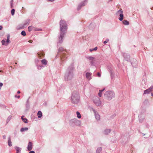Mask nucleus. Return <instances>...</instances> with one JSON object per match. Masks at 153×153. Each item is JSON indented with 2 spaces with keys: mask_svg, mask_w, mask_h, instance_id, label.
Wrapping results in <instances>:
<instances>
[{
  "mask_svg": "<svg viewBox=\"0 0 153 153\" xmlns=\"http://www.w3.org/2000/svg\"><path fill=\"white\" fill-rule=\"evenodd\" d=\"M111 0V1H112L113 0Z\"/></svg>",
  "mask_w": 153,
  "mask_h": 153,
  "instance_id": "nucleus-59",
  "label": "nucleus"
},
{
  "mask_svg": "<svg viewBox=\"0 0 153 153\" xmlns=\"http://www.w3.org/2000/svg\"><path fill=\"white\" fill-rule=\"evenodd\" d=\"M10 36L9 34H8L7 36V39H9Z\"/></svg>",
  "mask_w": 153,
  "mask_h": 153,
  "instance_id": "nucleus-45",
  "label": "nucleus"
},
{
  "mask_svg": "<svg viewBox=\"0 0 153 153\" xmlns=\"http://www.w3.org/2000/svg\"><path fill=\"white\" fill-rule=\"evenodd\" d=\"M3 139H5L6 138V136L5 135H3Z\"/></svg>",
  "mask_w": 153,
  "mask_h": 153,
  "instance_id": "nucleus-50",
  "label": "nucleus"
},
{
  "mask_svg": "<svg viewBox=\"0 0 153 153\" xmlns=\"http://www.w3.org/2000/svg\"><path fill=\"white\" fill-rule=\"evenodd\" d=\"M97 76L99 77H100L101 76V74L99 72H98L97 73Z\"/></svg>",
  "mask_w": 153,
  "mask_h": 153,
  "instance_id": "nucleus-41",
  "label": "nucleus"
},
{
  "mask_svg": "<svg viewBox=\"0 0 153 153\" xmlns=\"http://www.w3.org/2000/svg\"><path fill=\"white\" fill-rule=\"evenodd\" d=\"M153 7L152 8H151V9H152V10H153Z\"/></svg>",
  "mask_w": 153,
  "mask_h": 153,
  "instance_id": "nucleus-56",
  "label": "nucleus"
},
{
  "mask_svg": "<svg viewBox=\"0 0 153 153\" xmlns=\"http://www.w3.org/2000/svg\"><path fill=\"white\" fill-rule=\"evenodd\" d=\"M123 23L125 25H128L129 24V22L126 20L123 21Z\"/></svg>",
  "mask_w": 153,
  "mask_h": 153,
  "instance_id": "nucleus-24",
  "label": "nucleus"
},
{
  "mask_svg": "<svg viewBox=\"0 0 153 153\" xmlns=\"http://www.w3.org/2000/svg\"><path fill=\"white\" fill-rule=\"evenodd\" d=\"M151 95L153 97V93H152Z\"/></svg>",
  "mask_w": 153,
  "mask_h": 153,
  "instance_id": "nucleus-54",
  "label": "nucleus"
},
{
  "mask_svg": "<svg viewBox=\"0 0 153 153\" xmlns=\"http://www.w3.org/2000/svg\"><path fill=\"white\" fill-rule=\"evenodd\" d=\"M97 49V47H95L93 49V51H96Z\"/></svg>",
  "mask_w": 153,
  "mask_h": 153,
  "instance_id": "nucleus-44",
  "label": "nucleus"
},
{
  "mask_svg": "<svg viewBox=\"0 0 153 153\" xmlns=\"http://www.w3.org/2000/svg\"><path fill=\"white\" fill-rule=\"evenodd\" d=\"M21 34L23 36H25L26 35L25 32V31H22L21 32Z\"/></svg>",
  "mask_w": 153,
  "mask_h": 153,
  "instance_id": "nucleus-34",
  "label": "nucleus"
},
{
  "mask_svg": "<svg viewBox=\"0 0 153 153\" xmlns=\"http://www.w3.org/2000/svg\"><path fill=\"white\" fill-rule=\"evenodd\" d=\"M94 102L97 106H100L101 104V102L100 98L97 97H95V98L94 100Z\"/></svg>",
  "mask_w": 153,
  "mask_h": 153,
  "instance_id": "nucleus-7",
  "label": "nucleus"
},
{
  "mask_svg": "<svg viewBox=\"0 0 153 153\" xmlns=\"http://www.w3.org/2000/svg\"><path fill=\"white\" fill-rule=\"evenodd\" d=\"M26 106L27 108H28L29 106L28 99L27 100Z\"/></svg>",
  "mask_w": 153,
  "mask_h": 153,
  "instance_id": "nucleus-36",
  "label": "nucleus"
},
{
  "mask_svg": "<svg viewBox=\"0 0 153 153\" xmlns=\"http://www.w3.org/2000/svg\"><path fill=\"white\" fill-rule=\"evenodd\" d=\"M150 91L149 90V89H148L145 90H144V91L143 94H148L150 93Z\"/></svg>",
  "mask_w": 153,
  "mask_h": 153,
  "instance_id": "nucleus-28",
  "label": "nucleus"
},
{
  "mask_svg": "<svg viewBox=\"0 0 153 153\" xmlns=\"http://www.w3.org/2000/svg\"><path fill=\"white\" fill-rule=\"evenodd\" d=\"M30 19H27L26 20L24 23L23 25L21 27H20L19 28V29H22L24 28L25 27H27V25H29V24L30 22Z\"/></svg>",
  "mask_w": 153,
  "mask_h": 153,
  "instance_id": "nucleus-8",
  "label": "nucleus"
},
{
  "mask_svg": "<svg viewBox=\"0 0 153 153\" xmlns=\"http://www.w3.org/2000/svg\"><path fill=\"white\" fill-rule=\"evenodd\" d=\"M109 41V39H107V40L106 41H105L103 42V43L105 44H106Z\"/></svg>",
  "mask_w": 153,
  "mask_h": 153,
  "instance_id": "nucleus-40",
  "label": "nucleus"
},
{
  "mask_svg": "<svg viewBox=\"0 0 153 153\" xmlns=\"http://www.w3.org/2000/svg\"><path fill=\"white\" fill-rule=\"evenodd\" d=\"M29 42H30V43H31L32 42H33V41L32 40H29Z\"/></svg>",
  "mask_w": 153,
  "mask_h": 153,
  "instance_id": "nucleus-49",
  "label": "nucleus"
},
{
  "mask_svg": "<svg viewBox=\"0 0 153 153\" xmlns=\"http://www.w3.org/2000/svg\"><path fill=\"white\" fill-rule=\"evenodd\" d=\"M80 98L78 92L76 91H74L71 94V101L74 104H77L79 101Z\"/></svg>",
  "mask_w": 153,
  "mask_h": 153,
  "instance_id": "nucleus-3",
  "label": "nucleus"
},
{
  "mask_svg": "<svg viewBox=\"0 0 153 153\" xmlns=\"http://www.w3.org/2000/svg\"><path fill=\"white\" fill-rule=\"evenodd\" d=\"M2 29V26H0V30H1Z\"/></svg>",
  "mask_w": 153,
  "mask_h": 153,
  "instance_id": "nucleus-51",
  "label": "nucleus"
},
{
  "mask_svg": "<svg viewBox=\"0 0 153 153\" xmlns=\"http://www.w3.org/2000/svg\"><path fill=\"white\" fill-rule=\"evenodd\" d=\"M33 148V144L31 142H29L27 146V149L29 151H30Z\"/></svg>",
  "mask_w": 153,
  "mask_h": 153,
  "instance_id": "nucleus-13",
  "label": "nucleus"
},
{
  "mask_svg": "<svg viewBox=\"0 0 153 153\" xmlns=\"http://www.w3.org/2000/svg\"><path fill=\"white\" fill-rule=\"evenodd\" d=\"M105 98L108 100H111L114 97L115 94L113 91H106L104 95Z\"/></svg>",
  "mask_w": 153,
  "mask_h": 153,
  "instance_id": "nucleus-5",
  "label": "nucleus"
},
{
  "mask_svg": "<svg viewBox=\"0 0 153 153\" xmlns=\"http://www.w3.org/2000/svg\"><path fill=\"white\" fill-rule=\"evenodd\" d=\"M37 115L38 118H40L42 116V114L41 111H39L37 112Z\"/></svg>",
  "mask_w": 153,
  "mask_h": 153,
  "instance_id": "nucleus-23",
  "label": "nucleus"
},
{
  "mask_svg": "<svg viewBox=\"0 0 153 153\" xmlns=\"http://www.w3.org/2000/svg\"><path fill=\"white\" fill-rule=\"evenodd\" d=\"M15 97H17L18 98H19L20 97V96L19 95L18 96H17L16 95L15 96Z\"/></svg>",
  "mask_w": 153,
  "mask_h": 153,
  "instance_id": "nucleus-48",
  "label": "nucleus"
},
{
  "mask_svg": "<svg viewBox=\"0 0 153 153\" xmlns=\"http://www.w3.org/2000/svg\"><path fill=\"white\" fill-rule=\"evenodd\" d=\"M28 130V128H22L21 129L20 131L21 132H23L25 131H27Z\"/></svg>",
  "mask_w": 153,
  "mask_h": 153,
  "instance_id": "nucleus-25",
  "label": "nucleus"
},
{
  "mask_svg": "<svg viewBox=\"0 0 153 153\" xmlns=\"http://www.w3.org/2000/svg\"><path fill=\"white\" fill-rule=\"evenodd\" d=\"M91 109L93 111L94 113L96 119L98 120H100V115L97 112L95 111V110L93 108H91Z\"/></svg>",
  "mask_w": 153,
  "mask_h": 153,
  "instance_id": "nucleus-11",
  "label": "nucleus"
},
{
  "mask_svg": "<svg viewBox=\"0 0 153 153\" xmlns=\"http://www.w3.org/2000/svg\"><path fill=\"white\" fill-rule=\"evenodd\" d=\"M13 2V0H12L11 1V2H10V5H11V8L13 7V4H12Z\"/></svg>",
  "mask_w": 153,
  "mask_h": 153,
  "instance_id": "nucleus-42",
  "label": "nucleus"
},
{
  "mask_svg": "<svg viewBox=\"0 0 153 153\" xmlns=\"http://www.w3.org/2000/svg\"><path fill=\"white\" fill-rule=\"evenodd\" d=\"M143 136H145V134H143Z\"/></svg>",
  "mask_w": 153,
  "mask_h": 153,
  "instance_id": "nucleus-55",
  "label": "nucleus"
},
{
  "mask_svg": "<svg viewBox=\"0 0 153 153\" xmlns=\"http://www.w3.org/2000/svg\"><path fill=\"white\" fill-rule=\"evenodd\" d=\"M15 149L16 151V153H20L21 150V148L17 146L15 147Z\"/></svg>",
  "mask_w": 153,
  "mask_h": 153,
  "instance_id": "nucleus-19",
  "label": "nucleus"
},
{
  "mask_svg": "<svg viewBox=\"0 0 153 153\" xmlns=\"http://www.w3.org/2000/svg\"><path fill=\"white\" fill-rule=\"evenodd\" d=\"M105 90V88H104L102 90H99V92L98 94V95L100 97L102 96V91H104Z\"/></svg>",
  "mask_w": 153,
  "mask_h": 153,
  "instance_id": "nucleus-22",
  "label": "nucleus"
},
{
  "mask_svg": "<svg viewBox=\"0 0 153 153\" xmlns=\"http://www.w3.org/2000/svg\"><path fill=\"white\" fill-rule=\"evenodd\" d=\"M66 52H67L66 50L62 47H60L58 49L57 55L60 57L61 60L62 61H64V58L67 57Z\"/></svg>",
  "mask_w": 153,
  "mask_h": 153,
  "instance_id": "nucleus-4",
  "label": "nucleus"
},
{
  "mask_svg": "<svg viewBox=\"0 0 153 153\" xmlns=\"http://www.w3.org/2000/svg\"><path fill=\"white\" fill-rule=\"evenodd\" d=\"M37 31H42V29H41V28H38V29H37Z\"/></svg>",
  "mask_w": 153,
  "mask_h": 153,
  "instance_id": "nucleus-47",
  "label": "nucleus"
},
{
  "mask_svg": "<svg viewBox=\"0 0 153 153\" xmlns=\"http://www.w3.org/2000/svg\"><path fill=\"white\" fill-rule=\"evenodd\" d=\"M15 10L14 9H13L11 10V14L12 16L14 15V13H15Z\"/></svg>",
  "mask_w": 153,
  "mask_h": 153,
  "instance_id": "nucleus-33",
  "label": "nucleus"
},
{
  "mask_svg": "<svg viewBox=\"0 0 153 153\" xmlns=\"http://www.w3.org/2000/svg\"><path fill=\"white\" fill-rule=\"evenodd\" d=\"M5 40H6L5 41L4 40H3L1 41V43L2 45H6L5 44V43L7 42L8 43L10 42V40L9 39H5Z\"/></svg>",
  "mask_w": 153,
  "mask_h": 153,
  "instance_id": "nucleus-15",
  "label": "nucleus"
},
{
  "mask_svg": "<svg viewBox=\"0 0 153 153\" xmlns=\"http://www.w3.org/2000/svg\"><path fill=\"white\" fill-rule=\"evenodd\" d=\"M87 59H88L89 60H91L92 61L94 59V58L93 57H91V56H88V57L87 58Z\"/></svg>",
  "mask_w": 153,
  "mask_h": 153,
  "instance_id": "nucleus-31",
  "label": "nucleus"
},
{
  "mask_svg": "<svg viewBox=\"0 0 153 153\" xmlns=\"http://www.w3.org/2000/svg\"><path fill=\"white\" fill-rule=\"evenodd\" d=\"M60 36L59 38V42L62 43L63 41V38L66 33L67 29V24L65 21L61 20L59 22Z\"/></svg>",
  "mask_w": 153,
  "mask_h": 153,
  "instance_id": "nucleus-1",
  "label": "nucleus"
},
{
  "mask_svg": "<svg viewBox=\"0 0 153 153\" xmlns=\"http://www.w3.org/2000/svg\"><path fill=\"white\" fill-rule=\"evenodd\" d=\"M8 145L10 147L12 146V142L11 140V138L10 136L8 137Z\"/></svg>",
  "mask_w": 153,
  "mask_h": 153,
  "instance_id": "nucleus-18",
  "label": "nucleus"
},
{
  "mask_svg": "<svg viewBox=\"0 0 153 153\" xmlns=\"http://www.w3.org/2000/svg\"><path fill=\"white\" fill-rule=\"evenodd\" d=\"M24 116H22L21 117V119H22V120L25 123H27V118H24Z\"/></svg>",
  "mask_w": 153,
  "mask_h": 153,
  "instance_id": "nucleus-21",
  "label": "nucleus"
},
{
  "mask_svg": "<svg viewBox=\"0 0 153 153\" xmlns=\"http://www.w3.org/2000/svg\"><path fill=\"white\" fill-rule=\"evenodd\" d=\"M122 53L125 59L127 61H129L130 58V56L127 53Z\"/></svg>",
  "mask_w": 153,
  "mask_h": 153,
  "instance_id": "nucleus-10",
  "label": "nucleus"
},
{
  "mask_svg": "<svg viewBox=\"0 0 153 153\" xmlns=\"http://www.w3.org/2000/svg\"><path fill=\"white\" fill-rule=\"evenodd\" d=\"M74 69V67L73 64H71L67 68L65 73L64 79L65 81L71 80L74 77L73 71Z\"/></svg>",
  "mask_w": 153,
  "mask_h": 153,
  "instance_id": "nucleus-2",
  "label": "nucleus"
},
{
  "mask_svg": "<svg viewBox=\"0 0 153 153\" xmlns=\"http://www.w3.org/2000/svg\"><path fill=\"white\" fill-rule=\"evenodd\" d=\"M102 150L101 147L98 148L96 150V153H100Z\"/></svg>",
  "mask_w": 153,
  "mask_h": 153,
  "instance_id": "nucleus-26",
  "label": "nucleus"
},
{
  "mask_svg": "<svg viewBox=\"0 0 153 153\" xmlns=\"http://www.w3.org/2000/svg\"><path fill=\"white\" fill-rule=\"evenodd\" d=\"M43 67V66L42 65H39L38 67V69L39 70L41 68H42Z\"/></svg>",
  "mask_w": 153,
  "mask_h": 153,
  "instance_id": "nucleus-38",
  "label": "nucleus"
},
{
  "mask_svg": "<svg viewBox=\"0 0 153 153\" xmlns=\"http://www.w3.org/2000/svg\"><path fill=\"white\" fill-rule=\"evenodd\" d=\"M92 74V73H90L89 72H87L86 74V78L90 80L91 79V75Z\"/></svg>",
  "mask_w": 153,
  "mask_h": 153,
  "instance_id": "nucleus-14",
  "label": "nucleus"
},
{
  "mask_svg": "<svg viewBox=\"0 0 153 153\" xmlns=\"http://www.w3.org/2000/svg\"><path fill=\"white\" fill-rule=\"evenodd\" d=\"M109 71L110 74L111 79H113V78L114 77V74L112 72V71L111 70H110V69H109Z\"/></svg>",
  "mask_w": 153,
  "mask_h": 153,
  "instance_id": "nucleus-17",
  "label": "nucleus"
},
{
  "mask_svg": "<svg viewBox=\"0 0 153 153\" xmlns=\"http://www.w3.org/2000/svg\"><path fill=\"white\" fill-rule=\"evenodd\" d=\"M111 131V130L110 129H106L104 131V133L105 135L108 134Z\"/></svg>",
  "mask_w": 153,
  "mask_h": 153,
  "instance_id": "nucleus-20",
  "label": "nucleus"
},
{
  "mask_svg": "<svg viewBox=\"0 0 153 153\" xmlns=\"http://www.w3.org/2000/svg\"><path fill=\"white\" fill-rule=\"evenodd\" d=\"M88 0H84L83 2H81V3L79 4L78 5V7H77V10H79L80 9L81 7L85 5V2H87Z\"/></svg>",
  "mask_w": 153,
  "mask_h": 153,
  "instance_id": "nucleus-12",
  "label": "nucleus"
},
{
  "mask_svg": "<svg viewBox=\"0 0 153 153\" xmlns=\"http://www.w3.org/2000/svg\"><path fill=\"white\" fill-rule=\"evenodd\" d=\"M38 55L39 57H41L43 56H44L45 54L43 53L42 52L40 53H38Z\"/></svg>",
  "mask_w": 153,
  "mask_h": 153,
  "instance_id": "nucleus-30",
  "label": "nucleus"
},
{
  "mask_svg": "<svg viewBox=\"0 0 153 153\" xmlns=\"http://www.w3.org/2000/svg\"><path fill=\"white\" fill-rule=\"evenodd\" d=\"M123 11L121 10H118L117 13L118 15L119 14L120 17L119 18V19L120 21H122L123 18Z\"/></svg>",
  "mask_w": 153,
  "mask_h": 153,
  "instance_id": "nucleus-9",
  "label": "nucleus"
},
{
  "mask_svg": "<svg viewBox=\"0 0 153 153\" xmlns=\"http://www.w3.org/2000/svg\"><path fill=\"white\" fill-rule=\"evenodd\" d=\"M76 114L77 115V117L78 118H81V115L79 111H77Z\"/></svg>",
  "mask_w": 153,
  "mask_h": 153,
  "instance_id": "nucleus-29",
  "label": "nucleus"
},
{
  "mask_svg": "<svg viewBox=\"0 0 153 153\" xmlns=\"http://www.w3.org/2000/svg\"><path fill=\"white\" fill-rule=\"evenodd\" d=\"M3 85V84L2 83H1V82L0 83V89H1V87Z\"/></svg>",
  "mask_w": 153,
  "mask_h": 153,
  "instance_id": "nucleus-43",
  "label": "nucleus"
},
{
  "mask_svg": "<svg viewBox=\"0 0 153 153\" xmlns=\"http://www.w3.org/2000/svg\"><path fill=\"white\" fill-rule=\"evenodd\" d=\"M15 64H17V63H16V62H15Z\"/></svg>",
  "mask_w": 153,
  "mask_h": 153,
  "instance_id": "nucleus-58",
  "label": "nucleus"
},
{
  "mask_svg": "<svg viewBox=\"0 0 153 153\" xmlns=\"http://www.w3.org/2000/svg\"><path fill=\"white\" fill-rule=\"evenodd\" d=\"M37 29H38V28H37L36 27H33V30H34L35 31H37Z\"/></svg>",
  "mask_w": 153,
  "mask_h": 153,
  "instance_id": "nucleus-39",
  "label": "nucleus"
},
{
  "mask_svg": "<svg viewBox=\"0 0 153 153\" xmlns=\"http://www.w3.org/2000/svg\"><path fill=\"white\" fill-rule=\"evenodd\" d=\"M11 117H12V116H9L8 117V118L7 120V123L8 122H9V121L11 120Z\"/></svg>",
  "mask_w": 153,
  "mask_h": 153,
  "instance_id": "nucleus-35",
  "label": "nucleus"
},
{
  "mask_svg": "<svg viewBox=\"0 0 153 153\" xmlns=\"http://www.w3.org/2000/svg\"><path fill=\"white\" fill-rule=\"evenodd\" d=\"M41 62L42 64L44 65H46L47 64V61L45 59H43L41 60Z\"/></svg>",
  "mask_w": 153,
  "mask_h": 153,
  "instance_id": "nucleus-27",
  "label": "nucleus"
},
{
  "mask_svg": "<svg viewBox=\"0 0 153 153\" xmlns=\"http://www.w3.org/2000/svg\"><path fill=\"white\" fill-rule=\"evenodd\" d=\"M29 153H35V152L33 151H31L29 152Z\"/></svg>",
  "mask_w": 153,
  "mask_h": 153,
  "instance_id": "nucleus-46",
  "label": "nucleus"
},
{
  "mask_svg": "<svg viewBox=\"0 0 153 153\" xmlns=\"http://www.w3.org/2000/svg\"><path fill=\"white\" fill-rule=\"evenodd\" d=\"M139 117L140 118L139 120L140 122H142V120L144 119V115L142 114H140L139 115Z\"/></svg>",
  "mask_w": 153,
  "mask_h": 153,
  "instance_id": "nucleus-16",
  "label": "nucleus"
},
{
  "mask_svg": "<svg viewBox=\"0 0 153 153\" xmlns=\"http://www.w3.org/2000/svg\"><path fill=\"white\" fill-rule=\"evenodd\" d=\"M0 72H2V71H1V70L0 71Z\"/></svg>",
  "mask_w": 153,
  "mask_h": 153,
  "instance_id": "nucleus-57",
  "label": "nucleus"
},
{
  "mask_svg": "<svg viewBox=\"0 0 153 153\" xmlns=\"http://www.w3.org/2000/svg\"><path fill=\"white\" fill-rule=\"evenodd\" d=\"M33 27L32 26H30L28 27V30L29 32L33 30Z\"/></svg>",
  "mask_w": 153,
  "mask_h": 153,
  "instance_id": "nucleus-32",
  "label": "nucleus"
},
{
  "mask_svg": "<svg viewBox=\"0 0 153 153\" xmlns=\"http://www.w3.org/2000/svg\"><path fill=\"white\" fill-rule=\"evenodd\" d=\"M17 94H19L20 93V91H18L17 92Z\"/></svg>",
  "mask_w": 153,
  "mask_h": 153,
  "instance_id": "nucleus-53",
  "label": "nucleus"
},
{
  "mask_svg": "<svg viewBox=\"0 0 153 153\" xmlns=\"http://www.w3.org/2000/svg\"><path fill=\"white\" fill-rule=\"evenodd\" d=\"M149 90L150 91V92L152 91L153 90V85H152L151 87H150L149 88H148Z\"/></svg>",
  "mask_w": 153,
  "mask_h": 153,
  "instance_id": "nucleus-37",
  "label": "nucleus"
},
{
  "mask_svg": "<svg viewBox=\"0 0 153 153\" xmlns=\"http://www.w3.org/2000/svg\"><path fill=\"white\" fill-rule=\"evenodd\" d=\"M69 123L70 125L71 126H79L81 125V123L77 119L74 118L70 120L69 122Z\"/></svg>",
  "mask_w": 153,
  "mask_h": 153,
  "instance_id": "nucleus-6",
  "label": "nucleus"
},
{
  "mask_svg": "<svg viewBox=\"0 0 153 153\" xmlns=\"http://www.w3.org/2000/svg\"><path fill=\"white\" fill-rule=\"evenodd\" d=\"M93 49H90L89 50V51H90V52H92V51H93Z\"/></svg>",
  "mask_w": 153,
  "mask_h": 153,
  "instance_id": "nucleus-52",
  "label": "nucleus"
}]
</instances>
